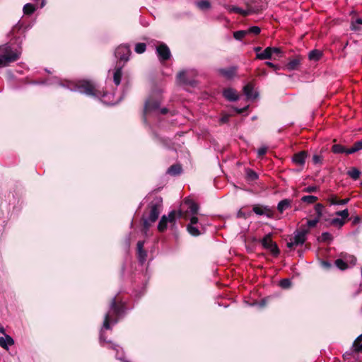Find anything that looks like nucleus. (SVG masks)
<instances>
[{"label": "nucleus", "mask_w": 362, "mask_h": 362, "mask_svg": "<svg viewBox=\"0 0 362 362\" xmlns=\"http://www.w3.org/2000/svg\"><path fill=\"white\" fill-rule=\"evenodd\" d=\"M185 205L188 206V209L190 212V215L182 214V218L184 217L186 220H189V223L187 226V232L192 236L197 237L202 234L199 226L201 223L199 221L197 217L199 205L193 202L191 199H186Z\"/></svg>", "instance_id": "1"}, {"label": "nucleus", "mask_w": 362, "mask_h": 362, "mask_svg": "<svg viewBox=\"0 0 362 362\" xmlns=\"http://www.w3.org/2000/svg\"><path fill=\"white\" fill-rule=\"evenodd\" d=\"M21 54V48L11 45L0 47V67L6 66L10 63L17 61Z\"/></svg>", "instance_id": "2"}, {"label": "nucleus", "mask_w": 362, "mask_h": 362, "mask_svg": "<svg viewBox=\"0 0 362 362\" xmlns=\"http://www.w3.org/2000/svg\"><path fill=\"white\" fill-rule=\"evenodd\" d=\"M124 313V305L122 303H117L115 298H113L110 310L106 313L103 322V328L110 329V323L116 324L119 317Z\"/></svg>", "instance_id": "3"}, {"label": "nucleus", "mask_w": 362, "mask_h": 362, "mask_svg": "<svg viewBox=\"0 0 362 362\" xmlns=\"http://www.w3.org/2000/svg\"><path fill=\"white\" fill-rule=\"evenodd\" d=\"M162 202L159 199L152 201L149 204L146 214L143 216L144 227L148 230L151 225L158 218L160 213V206Z\"/></svg>", "instance_id": "4"}, {"label": "nucleus", "mask_w": 362, "mask_h": 362, "mask_svg": "<svg viewBox=\"0 0 362 362\" xmlns=\"http://www.w3.org/2000/svg\"><path fill=\"white\" fill-rule=\"evenodd\" d=\"M66 86L73 91H78L89 95H97L95 84L88 81H81L77 83L68 82Z\"/></svg>", "instance_id": "5"}, {"label": "nucleus", "mask_w": 362, "mask_h": 362, "mask_svg": "<svg viewBox=\"0 0 362 362\" xmlns=\"http://www.w3.org/2000/svg\"><path fill=\"white\" fill-rule=\"evenodd\" d=\"M161 102V93L159 90L153 91L148 100L145 103L144 106V117H146L147 115L152 111L158 109Z\"/></svg>", "instance_id": "6"}, {"label": "nucleus", "mask_w": 362, "mask_h": 362, "mask_svg": "<svg viewBox=\"0 0 362 362\" xmlns=\"http://www.w3.org/2000/svg\"><path fill=\"white\" fill-rule=\"evenodd\" d=\"M177 216H181V209H178L177 211H172L168 216H163L158 225V230L160 232H163L166 228L168 223L174 226L175 219Z\"/></svg>", "instance_id": "7"}, {"label": "nucleus", "mask_w": 362, "mask_h": 362, "mask_svg": "<svg viewBox=\"0 0 362 362\" xmlns=\"http://www.w3.org/2000/svg\"><path fill=\"white\" fill-rule=\"evenodd\" d=\"M197 75V71L195 69L182 70V87L187 85L195 87L197 85V81L195 79Z\"/></svg>", "instance_id": "8"}, {"label": "nucleus", "mask_w": 362, "mask_h": 362, "mask_svg": "<svg viewBox=\"0 0 362 362\" xmlns=\"http://www.w3.org/2000/svg\"><path fill=\"white\" fill-rule=\"evenodd\" d=\"M156 52L160 62L168 60L171 57L169 47L163 42H158L156 45Z\"/></svg>", "instance_id": "9"}, {"label": "nucleus", "mask_w": 362, "mask_h": 362, "mask_svg": "<svg viewBox=\"0 0 362 362\" xmlns=\"http://www.w3.org/2000/svg\"><path fill=\"white\" fill-rule=\"evenodd\" d=\"M309 233V229L305 226H301L300 228L294 232L292 239L296 246L302 245L307 240V235Z\"/></svg>", "instance_id": "10"}, {"label": "nucleus", "mask_w": 362, "mask_h": 362, "mask_svg": "<svg viewBox=\"0 0 362 362\" xmlns=\"http://www.w3.org/2000/svg\"><path fill=\"white\" fill-rule=\"evenodd\" d=\"M252 211L259 216H265L269 218H274V211L270 206L267 205L255 204L252 206Z\"/></svg>", "instance_id": "11"}, {"label": "nucleus", "mask_w": 362, "mask_h": 362, "mask_svg": "<svg viewBox=\"0 0 362 362\" xmlns=\"http://www.w3.org/2000/svg\"><path fill=\"white\" fill-rule=\"evenodd\" d=\"M130 54L131 51L129 47L124 45L117 47L115 52V57L120 61L124 62L129 60Z\"/></svg>", "instance_id": "12"}, {"label": "nucleus", "mask_w": 362, "mask_h": 362, "mask_svg": "<svg viewBox=\"0 0 362 362\" xmlns=\"http://www.w3.org/2000/svg\"><path fill=\"white\" fill-rule=\"evenodd\" d=\"M217 71L220 75H221L225 78L228 80H232L237 75L238 66H231L228 68H220L217 70Z\"/></svg>", "instance_id": "13"}, {"label": "nucleus", "mask_w": 362, "mask_h": 362, "mask_svg": "<svg viewBox=\"0 0 362 362\" xmlns=\"http://www.w3.org/2000/svg\"><path fill=\"white\" fill-rule=\"evenodd\" d=\"M223 96L230 102H235L239 100V95L237 91L232 88H227L223 90Z\"/></svg>", "instance_id": "14"}, {"label": "nucleus", "mask_w": 362, "mask_h": 362, "mask_svg": "<svg viewBox=\"0 0 362 362\" xmlns=\"http://www.w3.org/2000/svg\"><path fill=\"white\" fill-rule=\"evenodd\" d=\"M193 168L192 158L189 152L186 150H182V172L185 170H190Z\"/></svg>", "instance_id": "15"}, {"label": "nucleus", "mask_w": 362, "mask_h": 362, "mask_svg": "<svg viewBox=\"0 0 362 362\" xmlns=\"http://www.w3.org/2000/svg\"><path fill=\"white\" fill-rule=\"evenodd\" d=\"M243 93L247 100L256 99L259 94L257 92L254 91V86L252 83H249L243 87Z\"/></svg>", "instance_id": "16"}, {"label": "nucleus", "mask_w": 362, "mask_h": 362, "mask_svg": "<svg viewBox=\"0 0 362 362\" xmlns=\"http://www.w3.org/2000/svg\"><path fill=\"white\" fill-rule=\"evenodd\" d=\"M144 241H139L136 245L137 255L139 262L144 263L146 258V252L144 250Z\"/></svg>", "instance_id": "17"}, {"label": "nucleus", "mask_w": 362, "mask_h": 362, "mask_svg": "<svg viewBox=\"0 0 362 362\" xmlns=\"http://www.w3.org/2000/svg\"><path fill=\"white\" fill-rule=\"evenodd\" d=\"M306 157L307 153L305 151H300L293 156L292 160L296 164L303 165L305 164Z\"/></svg>", "instance_id": "18"}, {"label": "nucleus", "mask_w": 362, "mask_h": 362, "mask_svg": "<svg viewBox=\"0 0 362 362\" xmlns=\"http://www.w3.org/2000/svg\"><path fill=\"white\" fill-rule=\"evenodd\" d=\"M195 6L202 11L206 12L211 8V4L209 0H197Z\"/></svg>", "instance_id": "19"}, {"label": "nucleus", "mask_w": 362, "mask_h": 362, "mask_svg": "<svg viewBox=\"0 0 362 362\" xmlns=\"http://www.w3.org/2000/svg\"><path fill=\"white\" fill-rule=\"evenodd\" d=\"M292 201L288 199H284L280 201L277 204V210L280 213H283L285 210L291 207Z\"/></svg>", "instance_id": "20"}, {"label": "nucleus", "mask_w": 362, "mask_h": 362, "mask_svg": "<svg viewBox=\"0 0 362 362\" xmlns=\"http://www.w3.org/2000/svg\"><path fill=\"white\" fill-rule=\"evenodd\" d=\"M13 344V339L8 335H6L5 337H0V346L6 350L8 349V346H11Z\"/></svg>", "instance_id": "21"}, {"label": "nucleus", "mask_w": 362, "mask_h": 362, "mask_svg": "<svg viewBox=\"0 0 362 362\" xmlns=\"http://www.w3.org/2000/svg\"><path fill=\"white\" fill-rule=\"evenodd\" d=\"M300 64V59L299 57L294 58L286 64V69L288 71L296 70Z\"/></svg>", "instance_id": "22"}, {"label": "nucleus", "mask_w": 362, "mask_h": 362, "mask_svg": "<svg viewBox=\"0 0 362 362\" xmlns=\"http://www.w3.org/2000/svg\"><path fill=\"white\" fill-rule=\"evenodd\" d=\"M339 257H343L344 261L346 262V265L347 266H348V264H350V266H354L356 264L357 259H356V257H354V255H349V254H347V253L341 252L339 255Z\"/></svg>", "instance_id": "23"}, {"label": "nucleus", "mask_w": 362, "mask_h": 362, "mask_svg": "<svg viewBox=\"0 0 362 362\" xmlns=\"http://www.w3.org/2000/svg\"><path fill=\"white\" fill-rule=\"evenodd\" d=\"M272 56L271 47H268L261 53H257L256 58L260 60L269 59Z\"/></svg>", "instance_id": "24"}, {"label": "nucleus", "mask_w": 362, "mask_h": 362, "mask_svg": "<svg viewBox=\"0 0 362 362\" xmlns=\"http://www.w3.org/2000/svg\"><path fill=\"white\" fill-rule=\"evenodd\" d=\"M226 8L230 13H239L243 16H247L249 14V12L247 11H245L241 8L235 6L228 5L226 6Z\"/></svg>", "instance_id": "25"}, {"label": "nucleus", "mask_w": 362, "mask_h": 362, "mask_svg": "<svg viewBox=\"0 0 362 362\" xmlns=\"http://www.w3.org/2000/svg\"><path fill=\"white\" fill-rule=\"evenodd\" d=\"M360 150H362V139L356 141L351 148H348L346 154H352L359 151Z\"/></svg>", "instance_id": "26"}, {"label": "nucleus", "mask_w": 362, "mask_h": 362, "mask_svg": "<svg viewBox=\"0 0 362 362\" xmlns=\"http://www.w3.org/2000/svg\"><path fill=\"white\" fill-rule=\"evenodd\" d=\"M122 76V71L121 67L117 68L114 71L113 81L116 86H118L121 83V78Z\"/></svg>", "instance_id": "27"}, {"label": "nucleus", "mask_w": 362, "mask_h": 362, "mask_svg": "<svg viewBox=\"0 0 362 362\" xmlns=\"http://www.w3.org/2000/svg\"><path fill=\"white\" fill-rule=\"evenodd\" d=\"M322 55V52L318 49H313L308 54V58L312 61H318Z\"/></svg>", "instance_id": "28"}, {"label": "nucleus", "mask_w": 362, "mask_h": 362, "mask_svg": "<svg viewBox=\"0 0 362 362\" xmlns=\"http://www.w3.org/2000/svg\"><path fill=\"white\" fill-rule=\"evenodd\" d=\"M354 350L356 352H362V334H360L353 344Z\"/></svg>", "instance_id": "29"}, {"label": "nucleus", "mask_w": 362, "mask_h": 362, "mask_svg": "<svg viewBox=\"0 0 362 362\" xmlns=\"http://www.w3.org/2000/svg\"><path fill=\"white\" fill-rule=\"evenodd\" d=\"M181 172V166L179 164H175L171 165L168 169L167 173L172 175H179Z\"/></svg>", "instance_id": "30"}, {"label": "nucleus", "mask_w": 362, "mask_h": 362, "mask_svg": "<svg viewBox=\"0 0 362 362\" xmlns=\"http://www.w3.org/2000/svg\"><path fill=\"white\" fill-rule=\"evenodd\" d=\"M334 264L340 270H345L348 268V266L346 265V262L344 261V259L341 257H339V258L335 260Z\"/></svg>", "instance_id": "31"}, {"label": "nucleus", "mask_w": 362, "mask_h": 362, "mask_svg": "<svg viewBox=\"0 0 362 362\" xmlns=\"http://www.w3.org/2000/svg\"><path fill=\"white\" fill-rule=\"evenodd\" d=\"M360 25H362V18H358L354 21H352L350 26L351 30L354 31L360 30Z\"/></svg>", "instance_id": "32"}, {"label": "nucleus", "mask_w": 362, "mask_h": 362, "mask_svg": "<svg viewBox=\"0 0 362 362\" xmlns=\"http://www.w3.org/2000/svg\"><path fill=\"white\" fill-rule=\"evenodd\" d=\"M348 151V148H345L344 146L341 144H334L332 146V151L334 153H346Z\"/></svg>", "instance_id": "33"}, {"label": "nucleus", "mask_w": 362, "mask_h": 362, "mask_svg": "<svg viewBox=\"0 0 362 362\" xmlns=\"http://www.w3.org/2000/svg\"><path fill=\"white\" fill-rule=\"evenodd\" d=\"M274 243H273V241L272 240V239L270 238V236L269 235H266L265 237L263 238L262 240V246L266 248V249H269L270 247H272V245L274 244Z\"/></svg>", "instance_id": "34"}, {"label": "nucleus", "mask_w": 362, "mask_h": 362, "mask_svg": "<svg viewBox=\"0 0 362 362\" xmlns=\"http://www.w3.org/2000/svg\"><path fill=\"white\" fill-rule=\"evenodd\" d=\"M317 240L322 242H329L333 240V237L329 232H323Z\"/></svg>", "instance_id": "35"}, {"label": "nucleus", "mask_w": 362, "mask_h": 362, "mask_svg": "<svg viewBox=\"0 0 362 362\" xmlns=\"http://www.w3.org/2000/svg\"><path fill=\"white\" fill-rule=\"evenodd\" d=\"M347 174L350 176L353 180H356L358 179L361 172L356 168H351L348 171Z\"/></svg>", "instance_id": "36"}, {"label": "nucleus", "mask_w": 362, "mask_h": 362, "mask_svg": "<svg viewBox=\"0 0 362 362\" xmlns=\"http://www.w3.org/2000/svg\"><path fill=\"white\" fill-rule=\"evenodd\" d=\"M35 11V6L32 4H26L23 6V13L26 15H30Z\"/></svg>", "instance_id": "37"}, {"label": "nucleus", "mask_w": 362, "mask_h": 362, "mask_svg": "<svg viewBox=\"0 0 362 362\" xmlns=\"http://www.w3.org/2000/svg\"><path fill=\"white\" fill-rule=\"evenodd\" d=\"M247 35L246 30H238L233 33V37L237 40H241Z\"/></svg>", "instance_id": "38"}, {"label": "nucleus", "mask_w": 362, "mask_h": 362, "mask_svg": "<svg viewBox=\"0 0 362 362\" xmlns=\"http://www.w3.org/2000/svg\"><path fill=\"white\" fill-rule=\"evenodd\" d=\"M317 199H318V198L313 195L303 196L301 198V201L303 202L307 203V204H313V203L315 202Z\"/></svg>", "instance_id": "39"}, {"label": "nucleus", "mask_w": 362, "mask_h": 362, "mask_svg": "<svg viewBox=\"0 0 362 362\" xmlns=\"http://www.w3.org/2000/svg\"><path fill=\"white\" fill-rule=\"evenodd\" d=\"M323 209H324V206L322 204L317 203L315 204V211L317 214V216L315 218H318L319 220L320 219V218L322 216Z\"/></svg>", "instance_id": "40"}, {"label": "nucleus", "mask_w": 362, "mask_h": 362, "mask_svg": "<svg viewBox=\"0 0 362 362\" xmlns=\"http://www.w3.org/2000/svg\"><path fill=\"white\" fill-rule=\"evenodd\" d=\"M312 161L315 165H322L323 157L321 154H314L312 158Z\"/></svg>", "instance_id": "41"}, {"label": "nucleus", "mask_w": 362, "mask_h": 362, "mask_svg": "<svg viewBox=\"0 0 362 362\" xmlns=\"http://www.w3.org/2000/svg\"><path fill=\"white\" fill-rule=\"evenodd\" d=\"M246 175L247 179H249L250 180H255L258 178V175L251 169H247L246 170Z\"/></svg>", "instance_id": "42"}, {"label": "nucleus", "mask_w": 362, "mask_h": 362, "mask_svg": "<svg viewBox=\"0 0 362 362\" xmlns=\"http://www.w3.org/2000/svg\"><path fill=\"white\" fill-rule=\"evenodd\" d=\"M250 216H251V212L250 211L246 212V211H243L242 209H240L237 212V215H236L237 218H244V219H247Z\"/></svg>", "instance_id": "43"}, {"label": "nucleus", "mask_w": 362, "mask_h": 362, "mask_svg": "<svg viewBox=\"0 0 362 362\" xmlns=\"http://www.w3.org/2000/svg\"><path fill=\"white\" fill-rule=\"evenodd\" d=\"M279 285L282 288L286 289L291 286V281L289 279H284L280 281Z\"/></svg>", "instance_id": "44"}, {"label": "nucleus", "mask_w": 362, "mask_h": 362, "mask_svg": "<svg viewBox=\"0 0 362 362\" xmlns=\"http://www.w3.org/2000/svg\"><path fill=\"white\" fill-rule=\"evenodd\" d=\"M319 221L320 220L318 218H315L314 219L308 220L304 226L309 229L310 228L315 227Z\"/></svg>", "instance_id": "45"}, {"label": "nucleus", "mask_w": 362, "mask_h": 362, "mask_svg": "<svg viewBox=\"0 0 362 362\" xmlns=\"http://www.w3.org/2000/svg\"><path fill=\"white\" fill-rule=\"evenodd\" d=\"M146 50L145 43H137L135 46V52L138 54H141Z\"/></svg>", "instance_id": "46"}, {"label": "nucleus", "mask_w": 362, "mask_h": 362, "mask_svg": "<svg viewBox=\"0 0 362 362\" xmlns=\"http://www.w3.org/2000/svg\"><path fill=\"white\" fill-rule=\"evenodd\" d=\"M246 31H247V34L251 33L254 35H258L260 33L261 29L258 26H252L246 30Z\"/></svg>", "instance_id": "47"}, {"label": "nucleus", "mask_w": 362, "mask_h": 362, "mask_svg": "<svg viewBox=\"0 0 362 362\" xmlns=\"http://www.w3.org/2000/svg\"><path fill=\"white\" fill-rule=\"evenodd\" d=\"M317 190H318V187L317 186H315V185H310V186L305 187L303 189V192H306V193H312V192H315Z\"/></svg>", "instance_id": "48"}, {"label": "nucleus", "mask_w": 362, "mask_h": 362, "mask_svg": "<svg viewBox=\"0 0 362 362\" xmlns=\"http://www.w3.org/2000/svg\"><path fill=\"white\" fill-rule=\"evenodd\" d=\"M331 223L334 226H342L344 224V221L340 218H334Z\"/></svg>", "instance_id": "49"}, {"label": "nucleus", "mask_w": 362, "mask_h": 362, "mask_svg": "<svg viewBox=\"0 0 362 362\" xmlns=\"http://www.w3.org/2000/svg\"><path fill=\"white\" fill-rule=\"evenodd\" d=\"M267 149L268 148L265 146H262V147L259 148L257 151L258 157L260 158L264 156L267 152Z\"/></svg>", "instance_id": "50"}, {"label": "nucleus", "mask_w": 362, "mask_h": 362, "mask_svg": "<svg viewBox=\"0 0 362 362\" xmlns=\"http://www.w3.org/2000/svg\"><path fill=\"white\" fill-rule=\"evenodd\" d=\"M269 250H270V252L272 253V255L274 256H277L279 254V250L276 244H275V243H274L272 245V247H270Z\"/></svg>", "instance_id": "51"}, {"label": "nucleus", "mask_w": 362, "mask_h": 362, "mask_svg": "<svg viewBox=\"0 0 362 362\" xmlns=\"http://www.w3.org/2000/svg\"><path fill=\"white\" fill-rule=\"evenodd\" d=\"M337 215L341 216V218L344 220V218H346L349 216L348 209H346L344 210L337 211Z\"/></svg>", "instance_id": "52"}, {"label": "nucleus", "mask_w": 362, "mask_h": 362, "mask_svg": "<svg viewBox=\"0 0 362 362\" xmlns=\"http://www.w3.org/2000/svg\"><path fill=\"white\" fill-rule=\"evenodd\" d=\"M113 349H115L116 351V358L119 359V360H123V357H124V354L122 352L119 353V347L118 346H116L115 345L113 347H112Z\"/></svg>", "instance_id": "53"}, {"label": "nucleus", "mask_w": 362, "mask_h": 362, "mask_svg": "<svg viewBox=\"0 0 362 362\" xmlns=\"http://www.w3.org/2000/svg\"><path fill=\"white\" fill-rule=\"evenodd\" d=\"M320 264L323 268L326 269H329L332 267V264L329 262L325 260L321 261Z\"/></svg>", "instance_id": "54"}, {"label": "nucleus", "mask_w": 362, "mask_h": 362, "mask_svg": "<svg viewBox=\"0 0 362 362\" xmlns=\"http://www.w3.org/2000/svg\"><path fill=\"white\" fill-rule=\"evenodd\" d=\"M272 54H280L282 53L281 50L279 47H271Z\"/></svg>", "instance_id": "55"}, {"label": "nucleus", "mask_w": 362, "mask_h": 362, "mask_svg": "<svg viewBox=\"0 0 362 362\" xmlns=\"http://www.w3.org/2000/svg\"><path fill=\"white\" fill-rule=\"evenodd\" d=\"M248 108V105L243 107V108H238V107H235V110L236 112H238V114H241L243 112H244L246 110H247Z\"/></svg>", "instance_id": "56"}, {"label": "nucleus", "mask_w": 362, "mask_h": 362, "mask_svg": "<svg viewBox=\"0 0 362 362\" xmlns=\"http://www.w3.org/2000/svg\"><path fill=\"white\" fill-rule=\"evenodd\" d=\"M229 117H230V116H229V115H223V117H221V119H220V122H221V123H226V122H228V120H229Z\"/></svg>", "instance_id": "57"}, {"label": "nucleus", "mask_w": 362, "mask_h": 362, "mask_svg": "<svg viewBox=\"0 0 362 362\" xmlns=\"http://www.w3.org/2000/svg\"><path fill=\"white\" fill-rule=\"evenodd\" d=\"M349 202V199L338 200L337 205H345Z\"/></svg>", "instance_id": "58"}, {"label": "nucleus", "mask_w": 362, "mask_h": 362, "mask_svg": "<svg viewBox=\"0 0 362 362\" xmlns=\"http://www.w3.org/2000/svg\"><path fill=\"white\" fill-rule=\"evenodd\" d=\"M329 202L331 205H337L338 200L335 197H332L330 199H329Z\"/></svg>", "instance_id": "59"}, {"label": "nucleus", "mask_w": 362, "mask_h": 362, "mask_svg": "<svg viewBox=\"0 0 362 362\" xmlns=\"http://www.w3.org/2000/svg\"><path fill=\"white\" fill-rule=\"evenodd\" d=\"M290 240H291L290 242L287 243V247L288 248L291 249L296 246V244L294 243V240L292 238H291Z\"/></svg>", "instance_id": "60"}, {"label": "nucleus", "mask_w": 362, "mask_h": 362, "mask_svg": "<svg viewBox=\"0 0 362 362\" xmlns=\"http://www.w3.org/2000/svg\"><path fill=\"white\" fill-rule=\"evenodd\" d=\"M265 64H266L268 66H269V67H271V68H274V69H278L277 66H276V65H275L274 63H272V62H265Z\"/></svg>", "instance_id": "61"}, {"label": "nucleus", "mask_w": 362, "mask_h": 362, "mask_svg": "<svg viewBox=\"0 0 362 362\" xmlns=\"http://www.w3.org/2000/svg\"><path fill=\"white\" fill-rule=\"evenodd\" d=\"M261 49L262 48L260 47H254V51L256 52V55L257 54V53H261Z\"/></svg>", "instance_id": "62"}, {"label": "nucleus", "mask_w": 362, "mask_h": 362, "mask_svg": "<svg viewBox=\"0 0 362 362\" xmlns=\"http://www.w3.org/2000/svg\"><path fill=\"white\" fill-rule=\"evenodd\" d=\"M160 112L163 115H165L168 112V109L165 108V107L162 108V109H160Z\"/></svg>", "instance_id": "63"}, {"label": "nucleus", "mask_w": 362, "mask_h": 362, "mask_svg": "<svg viewBox=\"0 0 362 362\" xmlns=\"http://www.w3.org/2000/svg\"><path fill=\"white\" fill-rule=\"evenodd\" d=\"M100 339L101 341H105V338H104L103 333L102 331L100 332Z\"/></svg>", "instance_id": "64"}]
</instances>
